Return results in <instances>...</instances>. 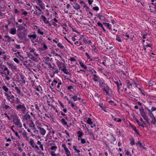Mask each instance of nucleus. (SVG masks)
Returning a JSON list of instances; mask_svg holds the SVG:
<instances>
[{"label": "nucleus", "instance_id": "bf43d9fd", "mask_svg": "<svg viewBox=\"0 0 156 156\" xmlns=\"http://www.w3.org/2000/svg\"><path fill=\"white\" fill-rule=\"evenodd\" d=\"M70 60L71 62H74L76 61V59L73 57H71L70 58Z\"/></svg>", "mask_w": 156, "mask_h": 156}, {"label": "nucleus", "instance_id": "a211bd4d", "mask_svg": "<svg viewBox=\"0 0 156 156\" xmlns=\"http://www.w3.org/2000/svg\"><path fill=\"white\" fill-rule=\"evenodd\" d=\"M64 73L65 74L71 75V74L69 72H68V70L67 69L65 68H64L63 69H61Z\"/></svg>", "mask_w": 156, "mask_h": 156}, {"label": "nucleus", "instance_id": "3c124183", "mask_svg": "<svg viewBox=\"0 0 156 156\" xmlns=\"http://www.w3.org/2000/svg\"><path fill=\"white\" fill-rule=\"evenodd\" d=\"M126 83L129 85V86H132V85L133 83H131L130 81L128 80H126Z\"/></svg>", "mask_w": 156, "mask_h": 156}, {"label": "nucleus", "instance_id": "f03ea898", "mask_svg": "<svg viewBox=\"0 0 156 156\" xmlns=\"http://www.w3.org/2000/svg\"><path fill=\"white\" fill-rule=\"evenodd\" d=\"M12 116L13 117L12 121L13 123L17 126H19L20 122V120L18 119V117L16 114H15Z\"/></svg>", "mask_w": 156, "mask_h": 156}, {"label": "nucleus", "instance_id": "0e129e2a", "mask_svg": "<svg viewBox=\"0 0 156 156\" xmlns=\"http://www.w3.org/2000/svg\"><path fill=\"white\" fill-rule=\"evenodd\" d=\"M81 143L83 144H84L86 143V141L84 139L81 138Z\"/></svg>", "mask_w": 156, "mask_h": 156}, {"label": "nucleus", "instance_id": "b1692460", "mask_svg": "<svg viewBox=\"0 0 156 156\" xmlns=\"http://www.w3.org/2000/svg\"><path fill=\"white\" fill-rule=\"evenodd\" d=\"M57 62V65H58V67L59 68V70H61V66L62 64V62H59L58 60V61Z\"/></svg>", "mask_w": 156, "mask_h": 156}, {"label": "nucleus", "instance_id": "423d86ee", "mask_svg": "<svg viewBox=\"0 0 156 156\" xmlns=\"http://www.w3.org/2000/svg\"><path fill=\"white\" fill-rule=\"evenodd\" d=\"M28 37L30 38L32 43H34V42L33 41V39H35L37 37V36L35 34L33 35H28Z\"/></svg>", "mask_w": 156, "mask_h": 156}, {"label": "nucleus", "instance_id": "864d4df0", "mask_svg": "<svg viewBox=\"0 0 156 156\" xmlns=\"http://www.w3.org/2000/svg\"><path fill=\"white\" fill-rule=\"evenodd\" d=\"M58 102L62 108H65L64 105L62 104V103L59 100H58Z\"/></svg>", "mask_w": 156, "mask_h": 156}, {"label": "nucleus", "instance_id": "69168bd1", "mask_svg": "<svg viewBox=\"0 0 156 156\" xmlns=\"http://www.w3.org/2000/svg\"><path fill=\"white\" fill-rule=\"evenodd\" d=\"M65 133L68 136H66V138H68V137H70V136H69V133H68V132L66 130H65Z\"/></svg>", "mask_w": 156, "mask_h": 156}, {"label": "nucleus", "instance_id": "a878e982", "mask_svg": "<svg viewBox=\"0 0 156 156\" xmlns=\"http://www.w3.org/2000/svg\"><path fill=\"white\" fill-rule=\"evenodd\" d=\"M66 154L67 156H70L71 154L70 151L68 150V148L65 150Z\"/></svg>", "mask_w": 156, "mask_h": 156}, {"label": "nucleus", "instance_id": "bb28decb", "mask_svg": "<svg viewBox=\"0 0 156 156\" xmlns=\"http://www.w3.org/2000/svg\"><path fill=\"white\" fill-rule=\"evenodd\" d=\"M16 27H18V30H23L24 29V27L22 25H19L18 26H17Z\"/></svg>", "mask_w": 156, "mask_h": 156}, {"label": "nucleus", "instance_id": "de8ad7c7", "mask_svg": "<svg viewBox=\"0 0 156 156\" xmlns=\"http://www.w3.org/2000/svg\"><path fill=\"white\" fill-rule=\"evenodd\" d=\"M41 17L42 18L43 20L44 23H46V21L47 19L45 16L43 15H41Z\"/></svg>", "mask_w": 156, "mask_h": 156}, {"label": "nucleus", "instance_id": "774afa93", "mask_svg": "<svg viewBox=\"0 0 156 156\" xmlns=\"http://www.w3.org/2000/svg\"><path fill=\"white\" fill-rule=\"evenodd\" d=\"M51 155L52 156H56V154L54 151H51Z\"/></svg>", "mask_w": 156, "mask_h": 156}, {"label": "nucleus", "instance_id": "a19ab883", "mask_svg": "<svg viewBox=\"0 0 156 156\" xmlns=\"http://www.w3.org/2000/svg\"><path fill=\"white\" fill-rule=\"evenodd\" d=\"M129 126L133 130H134L135 129H136V127L133 126L131 123H129Z\"/></svg>", "mask_w": 156, "mask_h": 156}, {"label": "nucleus", "instance_id": "13d9d810", "mask_svg": "<svg viewBox=\"0 0 156 156\" xmlns=\"http://www.w3.org/2000/svg\"><path fill=\"white\" fill-rule=\"evenodd\" d=\"M4 71H7V75H9L10 73L9 71L8 70V68L7 67L5 68L4 69Z\"/></svg>", "mask_w": 156, "mask_h": 156}, {"label": "nucleus", "instance_id": "ea45409f", "mask_svg": "<svg viewBox=\"0 0 156 156\" xmlns=\"http://www.w3.org/2000/svg\"><path fill=\"white\" fill-rule=\"evenodd\" d=\"M73 149L76 152L79 153L80 152V150L77 149L76 148V147L75 146H73Z\"/></svg>", "mask_w": 156, "mask_h": 156}, {"label": "nucleus", "instance_id": "0eeeda50", "mask_svg": "<svg viewBox=\"0 0 156 156\" xmlns=\"http://www.w3.org/2000/svg\"><path fill=\"white\" fill-rule=\"evenodd\" d=\"M7 64L12 69H13L15 71H16L17 69V67L16 66L13 65L12 62H7Z\"/></svg>", "mask_w": 156, "mask_h": 156}, {"label": "nucleus", "instance_id": "680f3d73", "mask_svg": "<svg viewBox=\"0 0 156 156\" xmlns=\"http://www.w3.org/2000/svg\"><path fill=\"white\" fill-rule=\"evenodd\" d=\"M104 142L105 145V147L108 148L109 149H110L108 144H107V141H104Z\"/></svg>", "mask_w": 156, "mask_h": 156}, {"label": "nucleus", "instance_id": "1a4fd4ad", "mask_svg": "<svg viewBox=\"0 0 156 156\" xmlns=\"http://www.w3.org/2000/svg\"><path fill=\"white\" fill-rule=\"evenodd\" d=\"M66 99L68 102L69 104H70L71 105V106L72 108H74L75 109L77 110V108H78L77 106L76 105L75 106L73 103L68 98H66Z\"/></svg>", "mask_w": 156, "mask_h": 156}, {"label": "nucleus", "instance_id": "4468645a", "mask_svg": "<svg viewBox=\"0 0 156 156\" xmlns=\"http://www.w3.org/2000/svg\"><path fill=\"white\" fill-rule=\"evenodd\" d=\"M133 119L136 121V122H137V123H138L139 126H142L143 128H144V125L141 123L140 122V121L138 120V119L135 116L133 117Z\"/></svg>", "mask_w": 156, "mask_h": 156}, {"label": "nucleus", "instance_id": "603ef678", "mask_svg": "<svg viewBox=\"0 0 156 156\" xmlns=\"http://www.w3.org/2000/svg\"><path fill=\"white\" fill-rule=\"evenodd\" d=\"M37 33L38 34H40L43 35L44 34V32L42 31H41L40 29H38L37 30Z\"/></svg>", "mask_w": 156, "mask_h": 156}, {"label": "nucleus", "instance_id": "4d7b16f0", "mask_svg": "<svg viewBox=\"0 0 156 156\" xmlns=\"http://www.w3.org/2000/svg\"><path fill=\"white\" fill-rule=\"evenodd\" d=\"M130 141H131V142H130V144L132 146H133V145L135 144V143L134 140L133 139H132V140H131Z\"/></svg>", "mask_w": 156, "mask_h": 156}, {"label": "nucleus", "instance_id": "f8f14e48", "mask_svg": "<svg viewBox=\"0 0 156 156\" xmlns=\"http://www.w3.org/2000/svg\"><path fill=\"white\" fill-rule=\"evenodd\" d=\"M97 16L101 20L105 21L106 20L104 16L101 15L100 13L98 14L97 15Z\"/></svg>", "mask_w": 156, "mask_h": 156}, {"label": "nucleus", "instance_id": "cd10ccee", "mask_svg": "<svg viewBox=\"0 0 156 156\" xmlns=\"http://www.w3.org/2000/svg\"><path fill=\"white\" fill-rule=\"evenodd\" d=\"M15 89L16 90V93L17 94H21V91L17 87H15Z\"/></svg>", "mask_w": 156, "mask_h": 156}, {"label": "nucleus", "instance_id": "6ab92c4d", "mask_svg": "<svg viewBox=\"0 0 156 156\" xmlns=\"http://www.w3.org/2000/svg\"><path fill=\"white\" fill-rule=\"evenodd\" d=\"M103 24L105 26L107 27L109 29H112V26L109 23L105 22H103Z\"/></svg>", "mask_w": 156, "mask_h": 156}, {"label": "nucleus", "instance_id": "7c9ffc66", "mask_svg": "<svg viewBox=\"0 0 156 156\" xmlns=\"http://www.w3.org/2000/svg\"><path fill=\"white\" fill-rule=\"evenodd\" d=\"M51 70L53 71L54 73H58V69L56 68H55V67H53L52 68Z\"/></svg>", "mask_w": 156, "mask_h": 156}, {"label": "nucleus", "instance_id": "c03bdc74", "mask_svg": "<svg viewBox=\"0 0 156 156\" xmlns=\"http://www.w3.org/2000/svg\"><path fill=\"white\" fill-rule=\"evenodd\" d=\"M20 11L18 10L17 9H14V13L17 14L18 15L20 14Z\"/></svg>", "mask_w": 156, "mask_h": 156}, {"label": "nucleus", "instance_id": "f704fd0d", "mask_svg": "<svg viewBox=\"0 0 156 156\" xmlns=\"http://www.w3.org/2000/svg\"><path fill=\"white\" fill-rule=\"evenodd\" d=\"M21 11L22 12H23L22 13V15H24L25 16H27L28 14L27 12L25 11H24V9H21Z\"/></svg>", "mask_w": 156, "mask_h": 156}, {"label": "nucleus", "instance_id": "4be33fe9", "mask_svg": "<svg viewBox=\"0 0 156 156\" xmlns=\"http://www.w3.org/2000/svg\"><path fill=\"white\" fill-rule=\"evenodd\" d=\"M48 47L46 44L45 43H44L43 48H39V50H44L46 49Z\"/></svg>", "mask_w": 156, "mask_h": 156}, {"label": "nucleus", "instance_id": "a18cd8bd", "mask_svg": "<svg viewBox=\"0 0 156 156\" xmlns=\"http://www.w3.org/2000/svg\"><path fill=\"white\" fill-rule=\"evenodd\" d=\"M90 135L91 137L92 138L93 140H95L94 135L93 133L92 132V133H90Z\"/></svg>", "mask_w": 156, "mask_h": 156}, {"label": "nucleus", "instance_id": "79ce46f5", "mask_svg": "<svg viewBox=\"0 0 156 156\" xmlns=\"http://www.w3.org/2000/svg\"><path fill=\"white\" fill-rule=\"evenodd\" d=\"M57 46L60 48L61 49H63L64 48V47L62 45V44H60V43H59L57 44Z\"/></svg>", "mask_w": 156, "mask_h": 156}, {"label": "nucleus", "instance_id": "09e8293b", "mask_svg": "<svg viewBox=\"0 0 156 156\" xmlns=\"http://www.w3.org/2000/svg\"><path fill=\"white\" fill-rule=\"evenodd\" d=\"M30 145L32 146V145H34L33 144L34 143V141L32 139H30Z\"/></svg>", "mask_w": 156, "mask_h": 156}, {"label": "nucleus", "instance_id": "6e6552de", "mask_svg": "<svg viewBox=\"0 0 156 156\" xmlns=\"http://www.w3.org/2000/svg\"><path fill=\"white\" fill-rule=\"evenodd\" d=\"M73 7L75 10L79 9L81 7L80 5L77 3L76 1H75L74 2V5H73Z\"/></svg>", "mask_w": 156, "mask_h": 156}, {"label": "nucleus", "instance_id": "72a5a7b5", "mask_svg": "<svg viewBox=\"0 0 156 156\" xmlns=\"http://www.w3.org/2000/svg\"><path fill=\"white\" fill-rule=\"evenodd\" d=\"M77 96L75 94L71 98L74 101H75L77 100Z\"/></svg>", "mask_w": 156, "mask_h": 156}, {"label": "nucleus", "instance_id": "c756f323", "mask_svg": "<svg viewBox=\"0 0 156 156\" xmlns=\"http://www.w3.org/2000/svg\"><path fill=\"white\" fill-rule=\"evenodd\" d=\"M4 108L6 110H9L11 109V108L9 106L6 105H5L4 107H3V108Z\"/></svg>", "mask_w": 156, "mask_h": 156}, {"label": "nucleus", "instance_id": "5fc2aeb1", "mask_svg": "<svg viewBox=\"0 0 156 156\" xmlns=\"http://www.w3.org/2000/svg\"><path fill=\"white\" fill-rule=\"evenodd\" d=\"M93 9L96 11H98L99 10V8L98 6H96L93 7Z\"/></svg>", "mask_w": 156, "mask_h": 156}, {"label": "nucleus", "instance_id": "e433bc0d", "mask_svg": "<svg viewBox=\"0 0 156 156\" xmlns=\"http://www.w3.org/2000/svg\"><path fill=\"white\" fill-rule=\"evenodd\" d=\"M4 37L7 39V41L9 42H10L11 41L10 39H11V37L8 35H5L4 36Z\"/></svg>", "mask_w": 156, "mask_h": 156}, {"label": "nucleus", "instance_id": "58836bf2", "mask_svg": "<svg viewBox=\"0 0 156 156\" xmlns=\"http://www.w3.org/2000/svg\"><path fill=\"white\" fill-rule=\"evenodd\" d=\"M23 136L26 139V140H27L28 139V138L27 137V132L25 131H24V132L23 133Z\"/></svg>", "mask_w": 156, "mask_h": 156}, {"label": "nucleus", "instance_id": "2f4dec72", "mask_svg": "<svg viewBox=\"0 0 156 156\" xmlns=\"http://www.w3.org/2000/svg\"><path fill=\"white\" fill-rule=\"evenodd\" d=\"M116 40L118 41V42H122V41L121 39V38L118 35H116Z\"/></svg>", "mask_w": 156, "mask_h": 156}, {"label": "nucleus", "instance_id": "f257e3e1", "mask_svg": "<svg viewBox=\"0 0 156 156\" xmlns=\"http://www.w3.org/2000/svg\"><path fill=\"white\" fill-rule=\"evenodd\" d=\"M101 87L105 92L106 95H109L110 88L107 84L105 83L104 84L102 85L101 87Z\"/></svg>", "mask_w": 156, "mask_h": 156}, {"label": "nucleus", "instance_id": "49530a36", "mask_svg": "<svg viewBox=\"0 0 156 156\" xmlns=\"http://www.w3.org/2000/svg\"><path fill=\"white\" fill-rule=\"evenodd\" d=\"M156 122V120L155 118H154L152 119V120L151 122V123H152L153 124L155 125Z\"/></svg>", "mask_w": 156, "mask_h": 156}, {"label": "nucleus", "instance_id": "052dcab7", "mask_svg": "<svg viewBox=\"0 0 156 156\" xmlns=\"http://www.w3.org/2000/svg\"><path fill=\"white\" fill-rule=\"evenodd\" d=\"M139 111L140 112V113H143L144 112V109L142 107L141 108H139Z\"/></svg>", "mask_w": 156, "mask_h": 156}, {"label": "nucleus", "instance_id": "f3484780", "mask_svg": "<svg viewBox=\"0 0 156 156\" xmlns=\"http://www.w3.org/2000/svg\"><path fill=\"white\" fill-rule=\"evenodd\" d=\"M30 116L29 114H25L23 117L22 118L24 120H27L28 119H30Z\"/></svg>", "mask_w": 156, "mask_h": 156}, {"label": "nucleus", "instance_id": "c85d7f7f", "mask_svg": "<svg viewBox=\"0 0 156 156\" xmlns=\"http://www.w3.org/2000/svg\"><path fill=\"white\" fill-rule=\"evenodd\" d=\"M28 56L30 58L32 59H34V57L33 55L30 53L28 54Z\"/></svg>", "mask_w": 156, "mask_h": 156}, {"label": "nucleus", "instance_id": "ddd939ff", "mask_svg": "<svg viewBox=\"0 0 156 156\" xmlns=\"http://www.w3.org/2000/svg\"><path fill=\"white\" fill-rule=\"evenodd\" d=\"M97 25L98 26V27H100L102 28L103 31L104 32H105V33L106 32V30L104 28L103 25L100 22H98L97 23Z\"/></svg>", "mask_w": 156, "mask_h": 156}, {"label": "nucleus", "instance_id": "37998d69", "mask_svg": "<svg viewBox=\"0 0 156 156\" xmlns=\"http://www.w3.org/2000/svg\"><path fill=\"white\" fill-rule=\"evenodd\" d=\"M85 55L87 56V58L88 59H90V61H92V59H90L91 57L88 54V53L87 52H85Z\"/></svg>", "mask_w": 156, "mask_h": 156}, {"label": "nucleus", "instance_id": "9d476101", "mask_svg": "<svg viewBox=\"0 0 156 156\" xmlns=\"http://www.w3.org/2000/svg\"><path fill=\"white\" fill-rule=\"evenodd\" d=\"M20 75L21 78V80H20V81H21L22 82V83L25 84L26 83V77L23 74H21Z\"/></svg>", "mask_w": 156, "mask_h": 156}, {"label": "nucleus", "instance_id": "39448f33", "mask_svg": "<svg viewBox=\"0 0 156 156\" xmlns=\"http://www.w3.org/2000/svg\"><path fill=\"white\" fill-rule=\"evenodd\" d=\"M93 80L94 81L98 82H99V87H101L102 85L105 83V82L102 81L101 79L98 80L95 78H93Z\"/></svg>", "mask_w": 156, "mask_h": 156}, {"label": "nucleus", "instance_id": "473e14b6", "mask_svg": "<svg viewBox=\"0 0 156 156\" xmlns=\"http://www.w3.org/2000/svg\"><path fill=\"white\" fill-rule=\"evenodd\" d=\"M87 123L89 124H91L93 123L91 119L90 118H88L87 120Z\"/></svg>", "mask_w": 156, "mask_h": 156}, {"label": "nucleus", "instance_id": "2eb2a0df", "mask_svg": "<svg viewBox=\"0 0 156 156\" xmlns=\"http://www.w3.org/2000/svg\"><path fill=\"white\" fill-rule=\"evenodd\" d=\"M38 128L40 130V133L41 135H44L45 134L46 131L43 128H41L40 127H38Z\"/></svg>", "mask_w": 156, "mask_h": 156}, {"label": "nucleus", "instance_id": "338daca9", "mask_svg": "<svg viewBox=\"0 0 156 156\" xmlns=\"http://www.w3.org/2000/svg\"><path fill=\"white\" fill-rule=\"evenodd\" d=\"M14 61L17 63H19V60L16 58H15L13 59Z\"/></svg>", "mask_w": 156, "mask_h": 156}, {"label": "nucleus", "instance_id": "20e7f679", "mask_svg": "<svg viewBox=\"0 0 156 156\" xmlns=\"http://www.w3.org/2000/svg\"><path fill=\"white\" fill-rule=\"evenodd\" d=\"M17 35L20 39H23L24 38L27 37V34L24 31H23L18 33Z\"/></svg>", "mask_w": 156, "mask_h": 156}, {"label": "nucleus", "instance_id": "8fccbe9b", "mask_svg": "<svg viewBox=\"0 0 156 156\" xmlns=\"http://www.w3.org/2000/svg\"><path fill=\"white\" fill-rule=\"evenodd\" d=\"M99 106L101 108L105 111L106 112V111H105V108L103 106V104H99Z\"/></svg>", "mask_w": 156, "mask_h": 156}, {"label": "nucleus", "instance_id": "393cba45", "mask_svg": "<svg viewBox=\"0 0 156 156\" xmlns=\"http://www.w3.org/2000/svg\"><path fill=\"white\" fill-rule=\"evenodd\" d=\"M77 133L78 135V137H81L83 135V133L82 132L79 131Z\"/></svg>", "mask_w": 156, "mask_h": 156}, {"label": "nucleus", "instance_id": "9b49d317", "mask_svg": "<svg viewBox=\"0 0 156 156\" xmlns=\"http://www.w3.org/2000/svg\"><path fill=\"white\" fill-rule=\"evenodd\" d=\"M136 144L137 146L139 144L140 145V148H143L146 150H147V148L144 147V144L143 145L140 141H138L137 143H136Z\"/></svg>", "mask_w": 156, "mask_h": 156}, {"label": "nucleus", "instance_id": "c9c22d12", "mask_svg": "<svg viewBox=\"0 0 156 156\" xmlns=\"http://www.w3.org/2000/svg\"><path fill=\"white\" fill-rule=\"evenodd\" d=\"M2 88L3 90H4L6 92H8L9 90V89L8 87H6V86H3L2 87Z\"/></svg>", "mask_w": 156, "mask_h": 156}, {"label": "nucleus", "instance_id": "aec40b11", "mask_svg": "<svg viewBox=\"0 0 156 156\" xmlns=\"http://www.w3.org/2000/svg\"><path fill=\"white\" fill-rule=\"evenodd\" d=\"M10 33L13 35L15 34L16 33V29L14 28H12L10 29Z\"/></svg>", "mask_w": 156, "mask_h": 156}, {"label": "nucleus", "instance_id": "6e6d98bb", "mask_svg": "<svg viewBox=\"0 0 156 156\" xmlns=\"http://www.w3.org/2000/svg\"><path fill=\"white\" fill-rule=\"evenodd\" d=\"M57 147L56 146H52V147H51V150H55V151L57 149Z\"/></svg>", "mask_w": 156, "mask_h": 156}, {"label": "nucleus", "instance_id": "4c0bfd02", "mask_svg": "<svg viewBox=\"0 0 156 156\" xmlns=\"http://www.w3.org/2000/svg\"><path fill=\"white\" fill-rule=\"evenodd\" d=\"M35 125H34V122H33L31 120V124H30V127H33V128H34V129H36V128H35Z\"/></svg>", "mask_w": 156, "mask_h": 156}, {"label": "nucleus", "instance_id": "e2e57ef3", "mask_svg": "<svg viewBox=\"0 0 156 156\" xmlns=\"http://www.w3.org/2000/svg\"><path fill=\"white\" fill-rule=\"evenodd\" d=\"M134 131H135V133L137 134L138 136H140V133L138 131V130H137L136 129Z\"/></svg>", "mask_w": 156, "mask_h": 156}, {"label": "nucleus", "instance_id": "412c9836", "mask_svg": "<svg viewBox=\"0 0 156 156\" xmlns=\"http://www.w3.org/2000/svg\"><path fill=\"white\" fill-rule=\"evenodd\" d=\"M113 82L117 85V88L119 92L120 90V87H119V82L117 80L116 81H113Z\"/></svg>", "mask_w": 156, "mask_h": 156}, {"label": "nucleus", "instance_id": "5701e85b", "mask_svg": "<svg viewBox=\"0 0 156 156\" xmlns=\"http://www.w3.org/2000/svg\"><path fill=\"white\" fill-rule=\"evenodd\" d=\"M140 115L142 116V117L144 119H145L146 118H147L148 117L147 116L146 113L145 112L140 113Z\"/></svg>", "mask_w": 156, "mask_h": 156}, {"label": "nucleus", "instance_id": "dca6fc26", "mask_svg": "<svg viewBox=\"0 0 156 156\" xmlns=\"http://www.w3.org/2000/svg\"><path fill=\"white\" fill-rule=\"evenodd\" d=\"M61 122L64 125H66L67 127H68L69 126L67 124V122L66 121L65 119L64 118H62L61 120Z\"/></svg>", "mask_w": 156, "mask_h": 156}, {"label": "nucleus", "instance_id": "7ed1b4c3", "mask_svg": "<svg viewBox=\"0 0 156 156\" xmlns=\"http://www.w3.org/2000/svg\"><path fill=\"white\" fill-rule=\"evenodd\" d=\"M16 109H20L23 114H25L26 111V108L24 104L23 105H17L16 106Z\"/></svg>", "mask_w": 156, "mask_h": 156}]
</instances>
